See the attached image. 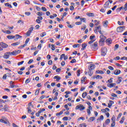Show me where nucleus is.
I'll use <instances>...</instances> for the list:
<instances>
[{
    "mask_svg": "<svg viewBox=\"0 0 127 127\" xmlns=\"http://www.w3.org/2000/svg\"><path fill=\"white\" fill-rule=\"evenodd\" d=\"M52 48L51 49L53 50V51H54L55 50V47H54V45H51Z\"/></svg>",
    "mask_w": 127,
    "mask_h": 127,
    "instance_id": "obj_60",
    "label": "nucleus"
},
{
    "mask_svg": "<svg viewBox=\"0 0 127 127\" xmlns=\"http://www.w3.org/2000/svg\"><path fill=\"white\" fill-rule=\"evenodd\" d=\"M82 48H81V50H85V49H86V47H87L86 43L82 44Z\"/></svg>",
    "mask_w": 127,
    "mask_h": 127,
    "instance_id": "obj_21",
    "label": "nucleus"
},
{
    "mask_svg": "<svg viewBox=\"0 0 127 127\" xmlns=\"http://www.w3.org/2000/svg\"><path fill=\"white\" fill-rule=\"evenodd\" d=\"M95 78L97 79V80L99 79H103V77L99 75H97Z\"/></svg>",
    "mask_w": 127,
    "mask_h": 127,
    "instance_id": "obj_28",
    "label": "nucleus"
},
{
    "mask_svg": "<svg viewBox=\"0 0 127 127\" xmlns=\"http://www.w3.org/2000/svg\"><path fill=\"white\" fill-rule=\"evenodd\" d=\"M74 26H75V25H74V24H72V25H67V27H68V28H73Z\"/></svg>",
    "mask_w": 127,
    "mask_h": 127,
    "instance_id": "obj_40",
    "label": "nucleus"
},
{
    "mask_svg": "<svg viewBox=\"0 0 127 127\" xmlns=\"http://www.w3.org/2000/svg\"><path fill=\"white\" fill-rule=\"evenodd\" d=\"M110 123H111V120L110 119H107L105 121L106 125H109Z\"/></svg>",
    "mask_w": 127,
    "mask_h": 127,
    "instance_id": "obj_29",
    "label": "nucleus"
},
{
    "mask_svg": "<svg viewBox=\"0 0 127 127\" xmlns=\"http://www.w3.org/2000/svg\"><path fill=\"white\" fill-rule=\"evenodd\" d=\"M80 108H81V104H79V105L76 106L75 107V110H79V109H80Z\"/></svg>",
    "mask_w": 127,
    "mask_h": 127,
    "instance_id": "obj_50",
    "label": "nucleus"
},
{
    "mask_svg": "<svg viewBox=\"0 0 127 127\" xmlns=\"http://www.w3.org/2000/svg\"><path fill=\"white\" fill-rule=\"evenodd\" d=\"M0 122L6 125L7 124V123H8V121H7V119H6V118L3 116L2 117V119H0Z\"/></svg>",
    "mask_w": 127,
    "mask_h": 127,
    "instance_id": "obj_4",
    "label": "nucleus"
},
{
    "mask_svg": "<svg viewBox=\"0 0 127 127\" xmlns=\"http://www.w3.org/2000/svg\"><path fill=\"white\" fill-rule=\"evenodd\" d=\"M10 88H18V85H11Z\"/></svg>",
    "mask_w": 127,
    "mask_h": 127,
    "instance_id": "obj_54",
    "label": "nucleus"
},
{
    "mask_svg": "<svg viewBox=\"0 0 127 127\" xmlns=\"http://www.w3.org/2000/svg\"><path fill=\"white\" fill-rule=\"evenodd\" d=\"M45 109L44 108L41 109L40 111H39V113H40L41 114V113H43V112H45Z\"/></svg>",
    "mask_w": 127,
    "mask_h": 127,
    "instance_id": "obj_46",
    "label": "nucleus"
},
{
    "mask_svg": "<svg viewBox=\"0 0 127 127\" xmlns=\"http://www.w3.org/2000/svg\"><path fill=\"white\" fill-rule=\"evenodd\" d=\"M90 47L92 50L96 51L98 50V43L95 42L94 44L90 45Z\"/></svg>",
    "mask_w": 127,
    "mask_h": 127,
    "instance_id": "obj_2",
    "label": "nucleus"
},
{
    "mask_svg": "<svg viewBox=\"0 0 127 127\" xmlns=\"http://www.w3.org/2000/svg\"><path fill=\"white\" fill-rule=\"evenodd\" d=\"M88 74L90 76H92V75H93V72H92V70H89Z\"/></svg>",
    "mask_w": 127,
    "mask_h": 127,
    "instance_id": "obj_52",
    "label": "nucleus"
},
{
    "mask_svg": "<svg viewBox=\"0 0 127 127\" xmlns=\"http://www.w3.org/2000/svg\"><path fill=\"white\" fill-rule=\"evenodd\" d=\"M108 23L109 22L108 21V20H105L103 21V26H104V27H107L108 26Z\"/></svg>",
    "mask_w": 127,
    "mask_h": 127,
    "instance_id": "obj_17",
    "label": "nucleus"
},
{
    "mask_svg": "<svg viewBox=\"0 0 127 127\" xmlns=\"http://www.w3.org/2000/svg\"><path fill=\"white\" fill-rule=\"evenodd\" d=\"M84 110H85V107H84L83 105L80 104V108H79V110L84 111Z\"/></svg>",
    "mask_w": 127,
    "mask_h": 127,
    "instance_id": "obj_27",
    "label": "nucleus"
},
{
    "mask_svg": "<svg viewBox=\"0 0 127 127\" xmlns=\"http://www.w3.org/2000/svg\"><path fill=\"white\" fill-rule=\"evenodd\" d=\"M99 29H101V26H98L95 28L94 29L95 33H98V30H99Z\"/></svg>",
    "mask_w": 127,
    "mask_h": 127,
    "instance_id": "obj_16",
    "label": "nucleus"
},
{
    "mask_svg": "<svg viewBox=\"0 0 127 127\" xmlns=\"http://www.w3.org/2000/svg\"><path fill=\"white\" fill-rule=\"evenodd\" d=\"M52 63H53V62L52 61V60H50L48 62V65H52Z\"/></svg>",
    "mask_w": 127,
    "mask_h": 127,
    "instance_id": "obj_51",
    "label": "nucleus"
},
{
    "mask_svg": "<svg viewBox=\"0 0 127 127\" xmlns=\"http://www.w3.org/2000/svg\"><path fill=\"white\" fill-rule=\"evenodd\" d=\"M72 47H73V48H77V47L79 48L80 47V44H74L72 46Z\"/></svg>",
    "mask_w": 127,
    "mask_h": 127,
    "instance_id": "obj_32",
    "label": "nucleus"
},
{
    "mask_svg": "<svg viewBox=\"0 0 127 127\" xmlns=\"http://www.w3.org/2000/svg\"><path fill=\"white\" fill-rule=\"evenodd\" d=\"M19 44H20V42H17L16 43L11 44V46H17V45H19Z\"/></svg>",
    "mask_w": 127,
    "mask_h": 127,
    "instance_id": "obj_20",
    "label": "nucleus"
},
{
    "mask_svg": "<svg viewBox=\"0 0 127 127\" xmlns=\"http://www.w3.org/2000/svg\"><path fill=\"white\" fill-rule=\"evenodd\" d=\"M107 48L103 47L101 49V55L102 56H106L107 54Z\"/></svg>",
    "mask_w": 127,
    "mask_h": 127,
    "instance_id": "obj_3",
    "label": "nucleus"
},
{
    "mask_svg": "<svg viewBox=\"0 0 127 127\" xmlns=\"http://www.w3.org/2000/svg\"><path fill=\"white\" fill-rule=\"evenodd\" d=\"M121 73H122V71H121V70L120 69H116L114 70V74H115V75H120Z\"/></svg>",
    "mask_w": 127,
    "mask_h": 127,
    "instance_id": "obj_10",
    "label": "nucleus"
},
{
    "mask_svg": "<svg viewBox=\"0 0 127 127\" xmlns=\"http://www.w3.org/2000/svg\"><path fill=\"white\" fill-rule=\"evenodd\" d=\"M29 40L30 39L29 38H27L25 42V44L24 45H26V46L27 45V43H28V42H29Z\"/></svg>",
    "mask_w": 127,
    "mask_h": 127,
    "instance_id": "obj_35",
    "label": "nucleus"
},
{
    "mask_svg": "<svg viewBox=\"0 0 127 127\" xmlns=\"http://www.w3.org/2000/svg\"><path fill=\"white\" fill-rule=\"evenodd\" d=\"M29 82H30V80H29V78H27L26 80H25V84H28V83H29Z\"/></svg>",
    "mask_w": 127,
    "mask_h": 127,
    "instance_id": "obj_57",
    "label": "nucleus"
},
{
    "mask_svg": "<svg viewBox=\"0 0 127 127\" xmlns=\"http://www.w3.org/2000/svg\"><path fill=\"white\" fill-rule=\"evenodd\" d=\"M70 63H76V59H73L70 61Z\"/></svg>",
    "mask_w": 127,
    "mask_h": 127,
    "instance_id": "obj_61",
    "label": "nucleus"
},
{
    "mask_svg": "<svg viewBox=\"0 0 127 127\" xmlns=\"http://www.w3.org/2000/svg\"><path fill=\"white\" fill-rule=\"evenodd\" d=\"M14 40H17L18 39H20L21 38H22V36L18 34L15 35V36H14Z\"/></svg>",
    "mask_w": 127,
    "mask_h": 127,
    "instance_id": "obj_7",
    "label": "nucleus"
},
{
    "mask_svg": "<svg viewBox=\"0 0 127 127\" xmlns=\"http://www.w3.org/2000/svg\"><path fill=\"white\" fill-rule=\"evenodd\" d=\"M126 28L125 26H121L117 28V32H123L124 30H125Z\"/></svg>",
    "mask_w": 127,
    "mask_h": 127,
    "instance_id": "obj_5",
    "label": "nucleus"
},
{
    "mask_svg": "<svg viewBox=\"0 0 127 127\" xmlns=\"http://www.w3.org/2000/svg\"><path fill=\"white\" fill-rule=\"evenodd\" d=\"M75 24L76 25H81V24H82V22L81 21L76 22Z\"/></svg>",
    "mask_w": 127,
    "mask_h": 127,
    "instance_id": "obj_49",
    "label": "nucleus"
},
{
    "mask_svg": "<svg viewBox=\"0 0 127 127\" xmlns=\"http://www.w3.org/2000/svg\"><path fill=\"white\" fill-rule=\"evenodd\" d=\"M94 120H96V118H95V117H91L88 120V122L91 123L92 122H94Z\"/></svg>",
    "mask_w": 127,
    "mask_h": 127,
    "instance_id": "obj_13",
    "label": "nucleus"
},
{
    "mask_svg": "<svg viewBox=\"0 0 127 127\" xmlns=\"http://www.w3.org/2000/svg\"><path fill=\"white\" fill-rule=\"evenodd\" d=\"M46 35V32H43L41 34V37H44Z\"/></svg>",
    "mask_w": 127,
    "mask_h": 127,
    "instance_id": "obj_42",
    "label": "nucleus"
},
{
    "mask_svg": "<svg viewBox=\"0 0 127 127\" xmlns=\"http://www.w3.org/2000/svg\"><path fill=\"white\" fill-rule=\"evenodd\" d=\"M124 6H121L119 8H118L117 9H116V11H117L118 12H120V11L122 10V9H124Z\"/></svg>",
    "mask_w": 127,
    "mask_h": 127,
    "instance_id": "obj_24",
    "label": "nucleus"
},
{
    "mask_svg": "<svg viewBox=\"0 0 127 127\" xmlns=\"http://www.w3.org/2000/svg\"><path fill=\"white\" fill-rule=\"evenodd\" d=\"M42 10L43 11H47V9L45 7H42Z\"/></svg>",
    "mask_w": 127,
    "mask_h": 127,
    "instance_id": "obj_58",
    "label": "nucleus"
},
{
    "mask_svg": "<svg viewBox=\"0 0 127 127\" xmlns=\"http://www.w3.org/2000/svg\"><path fill=\"white\" fill-rule=\"evenodd\" d=\"M64 108H65V109H66V111H69L70 110V108H68V105H67V104H65L64 105Z\"/></svg>",
    "mask_w": 127,
    "mask_h": 127,
    "instance_id": "obj_44",
    "label": "nucleus"
},
{
    "mask_svg": "<svg viewBox=\"0 0 127 127\" xmlns=\"http://www.w3.org/2000/svg\"><path fill=\"white\" fill-rule=\"evenodd\" d=\"M13 52L14 53V55L15 56L17 55V54H18V53H20V52H21V51L15 50V51H13Z\"/></svg>",
    "mask_w": 127,
    "mask_h": 127,
    "instance_id": "obj_15",
    "label": "nucleus"
},
{
    "mask_svg": "<svg viewBox=\"0 0 127 127\" xmlns=\"http://www.w3.org/2000/svg\"><path fill=\"white\" fill-rule=\"evenodd\" d=\"M94 38H96V36H90V40H93V39Z\"/></svg>",
    "mask_w": 127,
    "mask_h": 127,
    "instance_id": "obj_55",
    "label": "nucleus"
},
{
    "mask_svg": "<svg viewBox=\"0 0 127 127\" xmlns=\"http://www.w3.org/2000/svg\"><path fill=\"white\" fill-rule=\"evenodd\" d=\"M64 56H65V54H63L61 55L60 60H62V59H63V58H64Z\"/></svg>",
    "mask_w": 127,
    "mask_h": 127,
    "instance_id": "obj_47",
    "label": "nucleus"
},
{
    "mask_svg": "<svg viewBox=\"0 0 127 127\" xmlns=\"http://www.w3.org/2000/svg\"><path fill=\"white\" fill-rule=\"evenodd\" d=\"M108 69H109V70H111V71H114V68L112 66H108Z\"/></svg>",
    "mask_w": 127,
    "mask_h": 127,
    "instance_id": "obj_56",
    "label": "nucleus"
},
{
    "mask_svg": "<svg viewBox=\"0 0 127 127\" xmlns=\"http://www.w3.org/2000/svg\"><path fill=\"white\" fill-rule=\"evenodd\" d=\"M95 68H96V65H95V64H90L89 65V66H88V69L89 70H94V69H95Z\"/></svg>",
    "mask_w": 127,
    "mask_h": 127,
    "instance_id": "obj_6",
    "label": "nucleus"
},
{
    "mask_svg": "<svg viewBox=\"0 0 127 127\" xmlns=\"http://www.w3.org/2000/svg\"><path fill=\"white\" fill-rule=\"evenodd\" d=\"M8 106L7 105H4V108L1 109V111H5V112H7L8 111Z\"/></svg>",
    "mask_w": 127,
    "mask_h": 127,
    "instance_id": "obj_12",
    "label": "nucleus"
},
{
    "mask_svg": "<svg viewBox=\"0 0 127 127\" xmlns=\"http://www.w3.org/2000/svg\"><path fill=\"white\" fill-rule=\"evenodd\" d=\"M116 84L115 83H111V84L108 83L107 84V87H109V88H113V87H115L116 86Z\"/></svg>",
    "mask_w": 127,
    "mask_h": 127,
    "instance_id": "obj_11",
    "label": "nucleus"
},
{
    "mask_svg": "<svg viewBox=\"0 0 127 127\" xmlns=\"http://www.w3.org/2000/svg\"><path fill=\"white\" fill-rule=\"evenodd\" d=\"M30 34H31V33L30 31H28L26 34V35L27 36H30Z\"/></svg>",
    "mask_w": 127,
    "mask_h": 127,
    "instance_id": "obj_53",
    "label": "nucleus"
},
{
    "mask_svg": "<svg viewBox=\"0 0 127 127\" xmlns=\"http://www.w3.org/2000/svg\"><path fill=\"white\" fill-rule=\"evenodd\" d=\"M32 62H33V60L31 59L28 62V64H31V63H32Z\"/></svg>",
    "mask_w": 127,
    "mask_h": 127,
    "instance_id": "obj_63",
    "label": "nucleus"
},
{
    "mask_svg": "<svg viewBox=\"0 0 127 127\" xmlns=\"http://www.w3.org/2000/svg\"><path fill=\"white\" fill-rule=\"evenodd\" d=\"M3 58H4V59H8V58H9V55L8 54V52H6L4 54V55L3 56Z\"/></svg>",
    "mask_w": 127,
    "mask_h": 127,
    "instance_id": "obj_9",
    "label": "nucleus"
},
{
    "mask_svg": "<svg viewBox=\"0 0 127 127\" xmlns=\"http://www.w3.org/2000/svg\"><path fill=\"white\" fill-rule=\"evenodd\" d=\"M106 42L107 44H112V39H108L106 40Z\"/></svg>",
    "mask_w": 127,
    "mask_h": 127,
    "instance_id": "obj_18",
    "label": "nucleus"
},
{
    "mask_svg": "<svg viewBox=\"0 0 127 127\" xmlns=\"http://www.w3.org/2000/svg\"><path fill=\"white\" fill-rule=\"evenodd\" d=\"M8 54H9V55H10V56H12V55H14V53H13V51H12V52H8Z\"/></svg>",
    "mask_w": 127,
    "mask_h": 127,
    "instance_id": "obj_48",
    "label": "nucleus"
},
{
    "mask_svg": "<svg viewBox=\"0 0 127 127\" xmlns=\"http://www.w3.org/2000/svg\"><path fill=\"white\" fill-rule=\"evenodd\" d=\"M33 29H34V28L33 27H31L29 29L28 31H29L31 33V32H32V31H33Z\"/></svg>",
    "mask_w": 127,
    "mask_h": 127,
    "instance_id": "obj_43",
    "label": "nucleus"
},
{
    "mask_svg": "<svg viewBox=\"0 0 127 127\" xmlns=\"http://www.w3.org/2000/svg\"><path fill=\"white\" fill-rule=\"evenodd\" d=\"M87 15H88V16H94L95 14H94V13H88V14H87Z\"/></svg>",
    "mask_w": 127,
    "mask_h": 127,
    "instance_id": "obj_36",
    "label": "nucleus"
},
{
    "mask_svg": "<svg viewBox=\"0 0 127 127\" xmlns=\"http://www.w3.org/2000/svg\"><path fill=\"white\" fill-rule=\"evenodd\" d=\"M0 46H1V47H2V48H7V46H8L7 45V44L3 42H1L0 43Z\"/></svg>",
    "mask_w": 127,
    "mask_h": 127,
    "instance_id": "obj_8",
    "label": "nucleus"
},
{
    "mask_svg": "<svg viewBox=\"0 0 127 127\" xmlns=\"http://www.w3.org/2000/svg\"><path fill=\"white\" fill-rule=\"evenodd\" d=\"M87 80V77L86 76H83V77L81 78V83L83 84L85 81Z\"/></svg>",
    "mask_w": 127,
    "mask_h": 127,
    "instance_id": "obj_19",
    "label": "nucleus"
},
{
    "mask_svg": "<svg viewBox=\"0 0 127 127\" xmlns=\"http://www.w3.org/2000/svg\"><path fill=\"white\" fill-rule=\"evenodd\" d=\"M100 40H99V46H103L105 44V41L107 39L106 36H104L103 35H101L100 36Z\"/></svg>",
    "mask_w": 127,
    "mask_h": 127,
    "instance_id": "obj_1",
    "label": "nucleus"
},
{
    "mask_svg": "<svg viewBox=\"0 0 127 127\" xmlns=\"http://www.w3.org/2000/svg\"><path fill=\"white\" fill-rule=\"evenodd\" d=\"M87 96V92H84L82 93V97L84 98Z\"/></svg>",
    "mask_w": 127,
    "mask_h": 127,
    "instance_id": "obj_41",
    "label": "nucleus"
},
{
    "mask_svg": "<svg viewBox=\"0 0 127 127\" xmlns=\"http://www.w3.org/2000/svg\"><path fill=\"white\" fill-rule=\"evenodd\" d=\"M96 73L97 74H104V71L102 70H97Z\"/></svg>",
    "mask_w": 127,
    "mask_h": 127,
    "instance_id": "obj_33",
    "label": "nucleus"
},
{
    "mask_svg": "<svg viewBox=\"0 0 127 127\" xmlns=\"http://www.w3.org/2000/svg\"><path fill=\"white\" fill-rule=\"evenodd\" d=\"M38 94H39V89L37 90L35 93V96L38 95Z\"/></svg>",
    "mask_w": 127,
    "mask_h": 127,
    "instance_id": "obj_59",
    "label": "nucleus"
},
{
    "mask_svg": "<svg viewBox=\"0 0 127 127\" xmlns=\"http://www.w3.org/2000/svg\"><path fill=\"white\" fill-rule=\"evenodd\" d=\"M121 60H127V57H124L121 58Z\"/></svg>",
    "mask_w": 127,
    "mask_h": 127,
    "instance_id": "obj_62",
    "label": "nucleus"
},
{
    "mask_svg": "<svg viewBox=\"0 0 127 127\" xmlns=\"http://www.w3.org/2000/svg\"><path fill=\"white\" fill-rule=\"evenodd\" d=\"M111 122H116V116L113 115L111 118Z\"/></svg>",
    "mask_w": 127,
    "mask_h": 127,
    "instance_id": "obj_31",
    "label": "nucleus"
},
{
    "mask_svg": "<svg viewBox=\"0 0 127 127\" xmlns=\"http://www.w3.org/2000/svg\"><path fill=\"white\" fill-rule=\"evenodd\" d=\"M24 63V61H21L20 62L18 63L17 65L18 66H20V65H22Z\"/></svg>",
    "mask_w": 127,
    "mask_h": 127,
    "instance_id": "obj_38",
    "label": "nucleus"
},
{
    "mask_svg": "<svg viewBox=\"0 0 127 127\" xmlns=\"http://www.w3.org/2000/svg\"><path fill=\"white\" fill-rule=\"evenodd\" d=\"M54 79H56L57 81H60V80H61V77H60L58 75H56L54 77Z\"/></svg>",
    "mask_w": 127,
    "mask_h": 127,
    "instance_id": "obj_23",
    "label": "nucleus"
},
{
    "mask_svg": "<svg viewBox=\"0 0 127 127\" xmlns=\"http://www.w3.org/2000/svg\"><path fill=\"white\" fill-rule=\"evenodd\" d=\"M63 114V111H61L60 113H58L56 114L57 117H59V116H61Z\"/></svg>",
    "mask_w": 127,
    "mask_h": 127,
    "instance_id": "obj_30",
    "label": "nucleus"
},
{
    "mask_svg": "<svg viewBox=\"0 0 127 127\" xmlns=\"http://www.w3.org/2000/svg\"><path fill=\"white\" fill-rule=\"evenodd\" d=\"M80 21H83V22H85V23H86V18H80Z\"/></svg>",
    "mask_w": 127,
    "mask_h": 127,
    "instance_id": "obj_37",
    "label": "nucleus"
},
{
    "mask_svg": "<svg viewBox=\"0 0 127 127\" xmlns=\"http://www.w3.org/2000/svg\"><path fill=\"white\" fill-rule=\"evenodd\" d=\"M94 23L95 24V25H98L99 24H100V21H98L97 20H95L93 21Z\"/></svg>",
    "mask_w": 127,
    "mask_h": 127,
    "instance_id": "obj_25",
    "label": "nucleus"
},
{
    "mask_svg": "<svg viewBox=\"0 0 127 127\" xmlns=\"http://www.w3.org/2000/svg\"><path fill=\"white\" fill-rule=\"evenodd\" d=\"M112 124H111V127H114L116 126V122H112Z\"/></svg>",
    "mask_w": 127,
    "mask_h": 127,
    "instance_id": "obj_45",
    "label": "nucleus"
},
{
    "mask_svg": "<svg viewBox=\"0 0 127 127\" xmlns=\"http://www.w3.org/2000/svg\"><path fill=\"white\" fill-rule=\"evenodd\" d=\"M5 6H7L8 7H9L10 8H12V6H11V4H10L9 3H5Z\"/></svg>",
    "mask_w": 127,
    "mask_h": 127,
    "instance_id": "obj_26",
    "label": "nucleus"
},
{
    "mask_svg": "<svg viewBox=\"0 0 127 127\" xmlns=\"http://www.w3.org/2000/svg\"><path fill=\"white\" fill-rule=\"evenodd\" d=\"M123 79V77H118V84H120L121 82H122V79Z\"/></svg>",
    "mask_w": 127,
    "mask_h": 127,
    "instance_id": "obj_34",
    "label": "nucleus"
},
{
    "mask_svg": "<svg viewBox=\"0 0 127 127\" xmlns=\"http://www.w3.org/2000/svg\"><path fill=\"white\" fill-rule=\"evenodd\" d=\"M7 38H8V39H14V36L8 35V36H7Z\"/></svg>",
    "mask_w": 127,
    "mask_h": 127,
    "instance_id": "obj_22",
    "label": "nucleus"
},
{
    "mask_svg": "<svg viewBox=\"0 0 127 127\" xmlns=\"http://www.w3.org/2000/svg\"><path fill=\"white\" fill-rule=\"evenodd\" d=\"M110 5V2L109 1H107L105 2V4L104 5V7L106 8H108L109 7V6Z\"/></svg>",
    "mask_w": 127,
    "mask_h": 127,
    "instance_id": "obj_14",
    "label": "nucleus"
},
{
    "mask_svg": "<svg viewBox=\"0 0 127 127\" xmlns=\"http://www.w3.org/2000/svg\"><path fill=\"white\" fill-rule=\"evenodd\" d=\"M63 121H68V117H64L63 118Z\"/></svg>",
    "mask_w": 127,
    "mask_h": 127,
    "instance_id": "obj_64",
    "label": "nucleus"
},
{
    "mask_svg": "<svg viewBox=\"0 0 127 127\" xmlns=\"http://www.w3.org/2000/svg\"><path fill=\"white\" fill-rule=\"evenodd\" d=\"M87 28V26L86 25H83V26L81 27V30H85Z\"/></svg>",
    "mask_w": 127,
    "mask_h": 127,
    "instance_id": "obj_39",
    "label": "nucleus"
}]
</instances>
